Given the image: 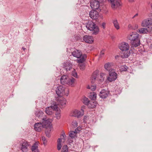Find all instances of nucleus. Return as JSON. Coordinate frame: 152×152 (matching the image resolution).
<instances>
[{
    "label": "nucleus",
    "instance_id": "21",
    "mask_svg": "<svg viewBox=\"0 0 152 152\" xmlns=\"http://www.w3.org/2000/svg\"><path fill=\"white\" fill-rule=\"evenodd\" d=\"M121 55V57L123 58H127L130 55V52L129 50L124 51Z\"/></svg>",
    "mask_w": 152,
    "mask_h": 152
},
{
    "label": "nucleus",
    "instance_id": "6",
    "mask_svg": "<svg viewBox=\"0 0 152 152\" xmlns=\"http://www.w3.org/2000/svg\"><path fill=\"white\" fill-rule=\"evenodd\" d=\"M113 70V69H112L109 72V77L107 78L110 82L115 80L117 78L116 73Z\"/></svg>",
    "mask_w": 152,
    "mask_h": 152
},
{
    "label": "nucleus",
    "instance_id": "2",
    "mask_svg": "<svg viewBox=\"0 0 152 152\" xmlns=\"http://www.w3.org/2000/svg\"><path fill=\"white\" fill-rule=\"evenodd\" d=\"M75 80L74 78L72 77L70 78L68 76L65 75L62 76L60 78L61 83L62 85L67 84L71 86H73Z\"/></svg>",
    "mask_w": 152,
    "mask_h": 152
},
{
    "label": "nucleus",
    "instance_id": "51",
    "mask_svg": "<svg viewBox=\"0 0 152 152\" xmlns=\"http://www.w3.org/2000/svg\"><path fill=\"white\" fill-rule=\"evenodd\" d=\"M105 25H106L105 23L103 22L102 23V26L103 29H104L105 28Z\"/></svg>",
    "mask_w": 152,
    "mask_h": 152
},
{
    "label": "nucleus",
    "instance_id": "5",
    "mask_svg": "<svg viewBox=\"0 0 152 152\" xmlns=\"http://www.w3.org/2000/svg\"><path fill=\"white\" fill-rule=\"evenodd\" d=\"M56 100L57 101L58 105L61 108L65 106L66 100L64 98L62 97H57L56 98Z\"/></svg>",
    "mask_w": 152,
    "mask_h": 152
},
{
    "label": "nucleus",
    "instance_id": "31",
    "mask_svg": "<svg viewBox=\"0 0 152 152\" xmlns=\"http://www.w3.org/2000/svg\"><path fill=\"white\" fill-rule=\"evenodd\" d=\"M111 63L109 62L105 64L104 66V68L105 69L107 70H109V72L110 71V69L111 68Z\"/></svg>",
    "mask_w": 152,
    "mask_h": 152
},
{
    "label": "nucleus",
    "instance_id": "26",
    "mask_svg": "<svg viewBox=\"0 0 152 152\" xmlns=\"http://www.w3.org/2000/svg\"><path fill=\"white\" fill-rule=\"evenodd\" d=\"M139 32L140 34H146L148 32L147 27V28H142L139 29Z\"/></svg>",
    "mask_w": 152,
    "mask_h": 152
},
{
    "label": "nucleus",
    "instance_id": "40",
    "mask_svg": "<svg viewBox=\"0 0 152 152\" xmlns=\"http://www.w3.org/2000/svg\"><path fill=\"white\" fill-rule=\"evenodd\" d=\"M45 112L48 115H51L52 113V111L49 110V108L48 107L46 108Z\"/></svg>",
    "mask_w": 152,
    "mask_h": 152
},
{
    "label": "nucleus",
    "instance_id": "55",
    "mask_svg": "<svg viewBox=\"0 0 152 152\" xmlns=\"http://www.w3.org/2000/svg\"><path fill=\"white\" fill-rule=\"evenodd\" d=\"M138 28V26L137 25H135V27L134 28H132L134 29H137Z\"/></svg>",
    "mask_w": 152,
    "mask_h": 152
},
{
    "label": "nucleus",
    "instance_id": "47",
    "mask_svg": "<svg viewBox=\"0 0 152 152\" xmlns=\"http://www.w3.org/2000/svg\"><path fill=\"white\" fill-rule=\"evenodd\" d=\"M72 125L74 127H77V123L76 121H74L72 122Z\"/></svg>",
    "mask_w": 152,
    "mask_h": 152
},
{
    "label": "nucleus",
    "instance_id": "62",
    "mask_svg": "<svg viewBox=\"0 0 152 152\" xmlns=\"http://www.w3.org/2000/svg\"><path fill=\"white\" fill-rule=\"evenodd\" d=\"M151 8L152 9V4H151Z\"/></svg>",
    "mask_w": 152,
    "mask_h": 152
},
{
    "label": "nucleus",
    "instance_id": "1",
    "mask_svg": "<svg viewBox=\"0 0 152 152\" xmlns=\"http://www.w3.org/2000/svg\"><path fill=\"white\" fill-rule=\"evenodd\" d=\"M72 55L75 57L79 59L77 60L78 63H83L86 60L87 56L85 54H82L81 50L75 49L74 51L72 52Z\"/></svg>",
    "mask_w": 152,
    "mask_h": 152
},
{
    "label": "nucleus",
    "instance_id": "13",
    "mask_svg": "<svg viewBox=\"0 0 152 152\" xmlns=\"http://www.w3.org/2000/svg\"><path fill=\"white\" fill-rule=\"evenodd\" d=\"M29 143L26 141H24L21 144L20 149L23 152H27L28 151V147L29 146Z\"/></svg>",
    "mask_w": 152,
    "mask_h": 152
},
{
    "label": "nucleus",
    "instance_id": "54",
    "mask_svg": "<svg viewBox=\"0 0 152 152\" xmlns=\"http://www.w3.org/2000/svg\"><path fill=\"white\" fill-rule=\"evenodd\" d=\"M105 75L103 73H101L100 74V78H102L103 77V76Z\"/></svg>",
    "mask_w": 152,
    "mask_h": 152
},
{
    "label": "nucleus",
    "instance_id": "17",
    "mask_svg": "<svg viewBox=\"0 0 152 152\" xmlns=\"http://www.w3.org/2000/svg\"><path fill=\"white\" fill-rule=\"evenodd\" d=\"M43 128L42 124L41 122L36 123L34 125V129L36 131H41Z\"/></svg>",
    "mask_w": 152,
    "mask_h": 152
},
{
    "label": "nucleus",
    "instance_id": "4",
    "mask_svg": "<svg viewBox=\"0 0 152 152\" xmlns=\"http://www.w3.org/2000/svg\"><path fill=\"white\" fill-rule=\"evenodd\" d=\"M56 93L58 95V97H62L64 95L67 96L69 91L68 89H65V87L62 86H57L56 90Z\"/></svg>",
    "mask_w": 152,
    "mask_h": 152
},
{
    "label": "nucleus",
    "instance_id": "29",
    "mask_svg": "<svg viewBox=\"0 0 152 152\" xmlns=\"http://www.w3.org/2000/svg\"><path fill=\"white\" fill-rule=\"evenodd\" d=\"M96 93L93 92L90 94L89 96L90 98L92 100H94L96 99Z\"/></svg>",
    "mask_w": 152,
    "mask_h": 152
},
{
    "label": "nucleus",
    "instance_id": "36",
    "mask_svg": "<svg viewBox=\"0 0 152 152\" xmlns=\"http://www.w3.org/2000/svg\"><path fill=\"white\" fill-rule=\"evenodd\" d=\"M69 137L72 138H75V137L76 135V134H74V132H73V131H70V133L69 134Z\"/></svg>",
    "mask_w": 152,
    "mask_h": 152
},
{
    "label": "nucleus",
    "instance_id": "43",
    "mask_svg": "<svg viewBox=\"0 0 152 152\" xmlns=\"http://www.w3.org/2000/svg\"><path fill=\"white\" fill-rule=\"evenodd\" d=\"M42 142H43V144L44 145H46L47 142V141L46 140V139L45 137L44 136L42 137Z\"/></svg>",
    "mask_w": 152,
    "mask_h": 152
},
{
    "label": "nucleus",
    "instance_id": "37",
    "mask_svg": "<svg viewBox=\"0 0 152 152\" xmlns=\"http://www.w3.org/2000/svg\"><path fill=\"white\" fill-rule=\"evenodd\" d=\"M56 115L57 119H59L60 118L61 114H60V110L59 109V110H57V111L56 113Z\"/></svg>",
    "mask_w": 152,
    "mask_h": 152
},
{
    "label": "nucleus",
    "instance_id": "9",
    "mask_svg": "<svg viewBox=\"0 0 152 152\" xmlns=\"http://www.w3.org/2000/svg\"><path fill=\"white\" fill-rule=\"evenodd\" d=\"M110 94V91L108 89H103L100 92L99 96L102 99H105Z\"/></svg>",
    "mask_w": 152,
    "mask_h": 152
},
{
    "label": "nucleus",
    "instance_id": "50",
    "mask_svg": "<svg viewBox=\"0 0 152 152\" xmlns=\"http://www.w3.org/2000/svg\"><path fill=\"white\" fill-rule=\"evenodd\" d=\"M87 116H84L83 118V122H84L85 123H86V120H87Z\"/></svg>",
    "mask_w": 152,
    "mask_h": 152
},
{
    "label": "nucleus",
    "instance_id": "59",
    "mask_svg": "<svg viewBox=\"0 0 152 152\" xmlns=\"http://www.w3.org/2000/svg\"><path fill=\"white\" fill-rule=\"evenodd\" d=\"M138 15V13H137L132 18H134L135 16H137Z\"/></svg>",
    "mask_w": 152,
    "mask_h": 152
},
{
    "label": "nucleus",
    "instance_id": "22",
    "mask_svg": "<svg viewBox=\"0 0 152 152\" xmlns=\"http://www.w3.org/2000/svg\"><path fill=\"white\" fill-rule=\"evenodd\" d=\"M130 44L133 47H137L140 45V41L139 39H137L132 42H130Z\"/></svg>",
    "mask_w": 152,
    "mask_h": 152
},
{
    "label": "nucleus",
    "instance_id": "3",
    "mask_svg": "<svg viewBox=\"0 0 152 152\" xmlns=\"http://www.w3.org/2000/svg\"><path fill=\"white\" fill-rule=\"evenodd\" d=\"M86 27L87 29L90 31H93V34L96 35L99 32V28L97 26L91 21H88L86 24Z\"/></svg>",
    "mask_w": 152,
    "mask_h": 152
},
{
    "label": "nucleus",
    "instance_id": "27",
    "mask_svg": "<svg viewBox=\"0 0 152 152\" xmlns=\"http://www.w3.org/2000/svg\"><path fill=\"white\" fill-rule=\"evenodd\" d=\"M99 73V71L98 70H96L95 72H94L91 77V80H95L96 78L97 75Z\"/></svg>",
    "mask_w": 152,
    "mask_h": 152
},
{
    "label": "nucleus",
    "instance_id": "34",
    "mask_svg": "<svg viewBox=\"0 0 152 152\" xmlns=\"http://www.w3.org/2000/svg\"><path fill=\"white\" fill-rule=\"evenodd\" d=\"M68 148L66 145H64L61 150V152H68Z\"/></svg>",
    "mask_w": 152,
    "mask_h": 152
},
{
    "label": "nucleus",
    "instance_id": "30",
    "mask_svg": "<svg viewBox=\"0 0 152 152\" xmlns=\"http://www.w3.org/2000/svg\"><path fill=\"white\" fill-rule=\"evenodd\" d=\"M43 114V113L40 111V110H38L36 111L35 115L38 118H39L40 117H42Z\"/></svg>",
    "mask_w": 152,
    "mask_h": 152
},
{
    "label": "nucleus",
    "instance_id": "12",
    "mask_svg": "<svg viewBox=\"0 0 152 152\" xmlns=\"http://www.w3.org/2000/svg\"><path fill=\"white\" fill-rule=\"evenodd\" d=\"M128 38L130 41V42H132V41H134V40L139 39V34L136 32H132L129 35Z\"/></svg>",
    "mask_w": 152,
    "mask_h": 152
},
{
    "label": "nucleus",
    "instance_id": "23",
    "mask_svg": "<svg viewBox=\"0 0 152 152\" xmlns=\"http://www.w3.org/2000/svg\"><path fill=\"white\" fill-rule=\"evenodd\" d=\"M38 142H36L31 148V150L32 152H39V150L38 149Z\"/></svg>",
    "mask_w": 152,
    "mask_h": 152
},
{
    "label": "nucleus",
    "instance_id": "57",
    "mask_svg": "<svg viewBox=\"0 0 152 152\" xmlns=\"http://www.w3.org/2000/svg\"><path fill=\"white\" fill-rule=\"evenodd\" d=\"M61 136L63 137V138H64L65 137H66V135L65 133L61 135Z\"/></svg>",
    "mask_w": 152,
    "mask_h": 152
},
{
    "label": "nucleus",
    "instance_id": "8",
    "mask_svg": "<svg viewBox=\"0 0 152 152\" xmlns=\"http://www.w3.org/2000/svg\"><path fill=\"white\" fill-rule=\"evenodd\" d=\"M119 47L121 51H123L129 50V46L128 43L123 42L119 45Z\"/></svg>",
    "mask_w": 152,
    "mask_h": 152
},
{
    "label": "nucleus",
    "instance_id": "46",
    "mask_svg": "<svg viewBox=\"0 0 152 152\" xmlns=\"http://www.w3.org/2000/svg\"><path fill=\"white\" fill-rule=\"evenodd\" d=\"M72 75L74 77L77 78V73L75 72V71L73 72Z\"/></svg>",
    "mask_w": 152,
    "mask_h": 152
},
{
    "label": "nucleus",
    "instance_id": "10",
    "mask_svg": "<svg viewBox=\"0 0 152 152\" xmlns=\"http://www.w3.org/2000/svg\"><path fill=\"white\" fill-rule=\"evenodd\" d=\"M152 25V19L148 18L142 21L141 25L143 27H147Z\"/></svg>",
    "mask_w": 152,
    "mask_h": 152
},
{
    "label": "nucleus",
    "instance_id": "16",
    "mask_svg": "<svg viewBox=\"0 0 152 152\" xmlns=\"http://www.w3.org/2000/svg\"><path fill=\"white\" fill-rule=\"evenodd\" d=\"M83 40L86 42L92 43L93 42V37L89 35H86L83 38Z\"/></svg>",
    "mask_w": 152,
    "mask_h": 152
},
{
    "label": "nucleus",
    "instance_id": "61",
    "mask_svg": "<svg viewBox=\"0 0 152 152\" xmlns=\"http://www.w3.org/2000/svg\"><path fill=\"white\" fill-rule=\"evenodd\" d=\"M130 2H132L133 1V0H128Z\"/></svg>",
    "mask_w": 152,
    "mask_h": 152
},
{
    "label": "nucleus",
    "instance_id": "52",
    "mask_svg": "<svg viewBox=\"0 0 152 152\" xmlns=\"http://www.w3.org/2000/svg\"><path fill=\"white\" fill-rule=\"evenodd\" d=\"M78 131L79 130L77 129V128H76L74 131H73V132H74V134H76L77 133V131Z\"/></svg>",
    "mask_w": 152,
    "mask_h": 152
},
{
    "label": "nucleus",
    "instance_id": "42",
    "mask_svg": "<svg viewBox=\"0 0 152 152\" xmlns=\"http://www.w3.org/2000/svg\"><path fill=\"white\" fill-rule=\"evenodd\" d=\"M121 68L122 71H126L127 70L128 67L126 65L122 66H121Z\"/></svg>",
    "mask_w": 152,
    "mask_h": 152
},
{
    "label": "nucleus",
    "instance_id": "33",
    "mask_svg": "<svg viewBox=\"0 0 152 152\" xmlns=\"http://www.w3.org/2000/svg\"><path fill=\"white\" fill-rule=\"evenodd\" d=\"M73 139V138H72L70 137H68V144L71 146H72V145H74L73 143V141L72 140V139Z\"/></svg>",
    "mask_w": 152,
    "mask_h": 152
},
{
    "label": "nucleus",
    "instance_id": "14",
    "mask_svg": "<svg viewBox=\"0 0 152 152\" xmlns=\"http://www.w3.org/2000/svg\"><path fill=\"white\" fill-rule=\"evenodd\" d=\"M90 17L93 19L96 20L99 16V14L98 12L94 10H92L89 12Z\"/></svg>",
    "mask_w": 152,
    "mask_h": 152
},
{
    "label": "nucleus",
    "instance_id": "35",
    "mask_svg": "<svg viewBox=\"0 0 152 152\" xmlns=\"http://www.w3.org/2000/svg\"><path fill=\"white\" fill-rule=\"evenodd\" d=\"M88 89H91L92 91H95L96 88V85H91L90 86L89 85L87 86Z\"/></svg>",
    "mask_w": 152,
    "mask_h": 152
},
{
    "label": "nucleus",
    "instance_id": "53",
    "mask_svg": "<svg viewBox=\"0 0 152 152\" xmlns=\"http://www.w3.org/2000/svg\"><path fill=\"white\" fill-rule=\"evenodd\" d=\"M58 143H60L61 144V139L60 138H59L58 139Z\"/></svg>",
    "mask_w": 152,
    "mask_h": 152
},
{
    "label": "nucleus",
    "instance_id": "38",
    "mask_svg": "<svg viewBox=\"0 0 152 152\" xmlns=\"http://www.w3.org/2000/svg\"><path fill=\"white\" fill-rule=\"evenodd\" d=\"M114 92H115L114 94H115V95H118L120 94L121 93V91L120 88H116Z\"/></svg>",
    "mask_w": 152,
    "mask_h": 152
},
{
    "label": "nucleus",
    "instance_id": "44",
    "mask_svg": "<svg viewBox=\"0 0 152 152\" xmlns=\"http://www.w3.org/2000/svg\"><path fill=\"white\" fill-rule=\"evenodd\" d=\"M148 32L152 33V24L147 27Z\"/></svg>",
    "mask_w": 152,
    "mask_h": 152
},
{
    "label": "nucleus",
    "instance_id": "28",
    "mask_svg": "<svg viewBox=\"0 0 152 152\" xmlns=\"http://www.w3.org/2000/svg\"><path fill=\"white\" fill-rule=\"evenodd\" d=\"M82 101L84 104L87 105H88L90 101H89L88 98L85 96H83V97Z\"/></svg>",
    "mask_w": 152,
    "mask_h": 152
},
{
    "label": "nucleus",
    "instance_id": "19",
    "mask_svg": "<svg viewBox=\"0 0 152 152\" xmlns=\"http://www.w3.org/2000/svg\"><path fill=\"white\" fill-rule=\"evenodd\" d=\"M97 103L94 100L90 101L88 105L89 108L93 109L95 108L97 105Z\"/></svg>",
    "mask_w": 152,
    "mask_h": 152
},
{
    "label": "nucleus",
    "instance_id": "56",
    "mask_svg": "<svg viewBox=\"0 0 152 152\" xmlns=\"http://www.w3.org/2000/svg\"><path fill=\"white\" fill-rule=\"evenodd\" d=\"M97 1L99 3H101L103 1V0H97Z\"/></svg>",
    "mask_w": 152,
    "mask_h": 152
},
{
    "label": "nucleus",
    "instance_id": "25",
    "mask_svg": "<svg viewBox=\"0 0 152 152\" xmlns=\"http://www.w3.org/2000/svg\"><path fill=\"white\" fill-rule=\"evenodd\" d=\"M112 22L113 24L117 30H118L120 28V26L119 23L116 19H115L113 20Z\"/></svg>",
    "mask_w": 152,
    "mask_h": 152
},
{
    "label": "nucleus",
    "instance_id": "18",
    "mask_svg": "<svg viewBox=\"0 0 152 152\" xmlns=\"http://www.w3.org/2000/svg\"><path fill=\"white\" fill-rule=\"evenodd\" d=\"M83 114L84 113L83 111L81 112V111L75 110L73 112L72 116L78 118L82 116Z\"/></svg>",
    "mask_w": 152,
    "mask_h": 152
},
{
    "label": "nucleus",
    "instance_id": "58",
    "mask_svg": "<svg viewBox=\"0 0 152 152\" xmlns=\"http://www.w3.org/2000/svg\"><path fill=\"white\" fill-rule=\"evenodd\" d=\"M95 81V80H91V83L92 84H93L94 83Z\"/></svg>",
    "mask_w": 152,
    "mask_h": 152
},
{
    "label": "nucleus",
    "instance_id": "41",
    "mask_svg": "<svg viewBox=\"0 0 152 152\" xmlns=\"http://www.w3.org/2000/svg\"><path fill=\"white\" fill-rule=\"evenodd\" d=\"M81 63L82 64H79V67L80 69L83 70L85 69V65L84 64Z\"/></svg>",
    "mask_w": 152,
    "mask_h": 152
},
{
    "label": "nucleus",
    "instance_id": "15",
    "mask_svg": "<svg viewBox=\"0 0 152 152\" xmlns=\"http://www.w3.org/2000/svg\"><path fill=\"white\" fill-rule=\"evenodd\" d=\"M99 3L98 1H95L90 3V6L92 9L94 10H98L99 7Z\"/></svg>",
    "mask_w": 152,
    "mask_h": 152
},
{
    "label": "nucleus",
    "instance_id": "39",
    "mask_svg": "<svg viewBox=\"0 0 152 152\" xmlns=\"http://www.w3.org/2000/svg\"><path fill=\"white\" fill-rule=\"evenodd\" d=\"M74 37L75 39L76 40H79L81 41L82 40V37H81L80 35H75Z\"/></svg>",
    "mask_w": 152,
    "mask_h": 152
},
{
    "label": "nucleus",
    "instance_id": "24",
    "mask_svg": "<svg viewBox=\"0 0 152 152\" xmlns=\"http://www.w3.org/2000/svg\"><path fill=\"white\" fill-rule=\"evenodd\" d=\"M53 128L52 126H50L49 127L46 128L45 133L46 136L48 137L50 136V132Z\"/></svg>",
    "mask_w": 152,
    "mask_h": 152
},
{
    "label": "nucleus",
    "instance_id": "11",
    "mask_svg": "<svg viewBox=\"0 0 152 152\" xmlns=\"http://www.w3.org/2000/svg\"><path fill=\"white\" fill-rule=\"evenodd\" d=\"M42 124L44 128H46L49 127L50 126H52L51 124V122L50 121L49 119H46L45 118H42Z\"/></svg>",
    "mask_w": 152,
    "mask_h": 152
},
{
    "label": "nucleus",
    "instance_id": "32",
    "mask_svg": "<svg viewBox=\"0 0 152 152\" xmlns=\"http://www.w3.org/2000/svg\"><path fill=\"white\" fill-rule=\"evenodd\" d=\"M53 105H52L51 106V107L52 109L53 110H58V104H56V102H53Z\"/></svg>",
    "mask_w": 152,
    "mask_h": 152
},
{
    "label": "nucleus",
    "instance_id": "45",
    "mask_svg": "<svg viewBox=\"0 0 152 152\" xmlns=\"http://www.w3.org/2000/svg\"><path fill=\"white\" fill-rule=\"evenodd\" d=\"M61 148V145L60 143H57V148L58 150H60Z\"/></svg>",
    "mask_w": 152,
    "mask_h": 152
},
{
    "label": "nucleus",
    "instance_id": "20",
    "mask_svg": "<svg viewBox=\"0 0 152 152\" xmlns=\"http://www.w3.org/2000/svg\"><path fill=\"white\" fill-rule=\"evenodd\" d=\"M64 67L66 71L70 70L72 67V64L68 62H65L64 64Z\"/></svg>",
    "mask_w": 152,
    "mask_h": 152
},
{
    "label": "nucleus",
    "instance_id": "49",
    "mask_svg": "<svg viewBox=\"0 0 152 152\" xmlns=\"http://www.w3.org/2000/svg\"><path fill=\"white\" fill-rule=\"evenodd\" d=\"M85 108H86V106H84V105L82 106L81 107V112L83 111V113H84V110L85 109Z\"/></svg>",
    "mask_w": 152,
    "mask_h": 152
},
{
    "label": "nucleus",
    "instance_id": "60",
    "mask_svg": "<svg viewBox=\"0 0 152 152\" xmlns=\"http://www.w3.org/2000/svg\"><path fill=\"white\" fill-rule=\"evenodd\" d=\"M22 49H23L24 51H25V50L26 49V48H24L23 47H22Z\"/></svg>",
    "mask_w": 152,
    "mask_h": 152
},
{
    "label": "nucleus",
    "instance_id": "48",
    "mask_svg": "<svg viewBox=\"0 0 152 152\" xmlns=\"http://www.w3.org/2000/svg\"><path fill=\"white\" fill-rule=\"evenodd\" d=\"M105 50L104 49H103L102 50L100 53V55L101 56H102V55H103L104 54V52L105 51Z\"/></svg>",
    "mask_w": 152,
    "mask_h": 152
},
{
    "label": "nucleus",
    "instance_id": "7",
    "mask_svg": "<svg viewBox=\"0 0 152 152\" xmlns=\"http://www.w3.org/2000/svg\"><path fill=\"white\" fill-rule=\"evenodd\" d=\"M110 2L111 7L112 9L115 10L120 6V0H108Z\"/></svg>",
    "mask_w": 152,
    "mask_h": 152
}]
</instances>
